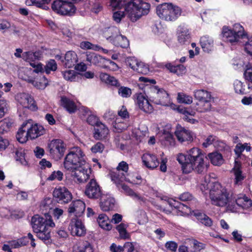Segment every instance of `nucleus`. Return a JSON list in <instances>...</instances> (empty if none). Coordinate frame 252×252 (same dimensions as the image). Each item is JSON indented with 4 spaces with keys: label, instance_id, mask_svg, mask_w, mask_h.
Masks as SVG:
<instances>
[{
    "label": "nucleus",
    "instance_id": "5701e85b",
    "mask_svg": "<svg viewBox=\"0 0 252 252\" xmlns=\"http://www.w3.org/2000/svg\"><path fill=\"white\" fill-rule=\"evenodd\" d=\"M177 39L181 45H189L191 40L189 30L185 27L180 26L177 31Z\"/></svg>",
    "mask_w": 252,
    "mask_h": 252
},
{
    "label": "nucleus",
    "instance_id": "ea45409f",
    "mask_svg": "<svg viewBox=\"0 0 252 252\" xmlns=\"http://www.w3.org/2000/svg\"><path fill=\"white\" fill-rule=\"evenodd\" d=\"M139 81L144 83V86L142 87V89H144V92L147 94V91H149L150 86H156V85H155L156 83V81L153 79H149L145 77H140L139 78Z\"/></svg>",
    "mask_w": 252,
    "mask_h": 252
},
{
    "label": "nucleus",
    "instance_id": "0eeeda50",
    "mask_svg": "<svg viewBox=\"0 0 252 252\" xmlns=\"http://www.w3.org/2000/svg\"><path fill=\"white\" fill-rule=\"evenodd\" d=\"M222 40L232 45L237 43L246 35L244 27L239 23H235L232 27L224 26L222 28Z\"/></svg>",
    "mask_w": 252,
    "mask_h": 252
},
{
    "label": "nucleus",
    "instance_id": "f257e3e1",
    "mask_svg": "<svg viewBox=\"0 0 252 252\" xmlns=\"http://www.w3.org/2000/svg\"><path fill=\"white\" fill-rule=\"evenodd\" d=\"M210 198L212 204L220 206H226V210L232 212L237 210L236 205L244 209L252 206V200L246 195L236 198L230 195L227 189L219 182H215L210 190Z\"/></svg>",
    "mask_w": 252,
    "mask_h": 252
},
{
    "label": "nucleus",
    "instance_id": "a19ab883",
    "mask_svg": "<svg viewBox=\"0 0 252 252\" xmlns=\"http://www.w3.org/2000/svg\"><path fill=\"white\" fill-rule=\"evenodd\" d=\"M13 124L11 119L4 118L0 121V132L3 133L8 131Z\"/></svg>",
    "mask_w": 252,
    "mask_h": 252
},
{
    "label": "nucleus",
    "instance_id": "c03bdc74",
    "mask_svg": "<svg viewBox=\"0 0 252 252\" xmlns=\"http://www.w3.org/2000/svg\"><path fill=\"white\" fill-rule=\"evenodd\" d=\"M118 87V93L123 98H128L131 96L132 91L129 88L120 86Z\"/></svg>",
    "mask_w": 252,
    "mask_h": 252
},
{
    "label": "nucleus",
    "instance_id": "f03ea898",
    "mask_svg": "<svg viewBox=\"0 0 252 252\" xmlns=\"http://www.w3.org/2000/svg\"><path fill=\"white\" fill-rule=\"evenodd\" d=\"M204 158L201 149L193 147L186 154H178L176 159L181 165L184 174H188L194 171L197 174H203L209 166V164H205Z\"/></svg>",
    "mask_w": 252,
    "mask_h": 252
},
{
    "label": "nucleus",
    "instance_id": "9d476101",
    "mask_svg": "<svg viewBox=\"0 0 252 252\" xmlns=\"http://www.w3.org/2000/svg\"><path fill=\"white\" fill-rule=\"evenodd\" d=\"M53 11L61 15L71 16L76 10V8L71 2L67 0H56L51 6Z\"/></svg>",
    "mask_w": 252,
    "mask_h": 252
},
{
    "label": "nucleus",
    "instance_id": "9b49d317",
    "mask_svg": "<svg viewBox=\"0 0 252 252\" xmlns=\"http://www.w3.org/2000/svg\"><path fill=\"white\" fill-rule=\"evenodd\" d=\"M50 156L56 160L61 159L66 150V145L60 139H54L48 144Z\"/></svg>",
    "mask_w": 252,
    "mask_h": 252
},
{
    "label": "nucleus",
    "instance_id": "338daca9",
    "mask_svg": "<svg viewBox=\"0 0 252 252\" xmlns=\"http://www.w3.org/2000/svg\"><path fill=\"white\" fill-rule=\"evenodd\" d=\"M118 115L121 117V118L124 119L129 118V113L127 110L126 106H122L120 110L118 112Z\"/></svg>",
    "mask_w": 252,
    "mask_h": 252
},
{
    "label": "nucleus",
    "instance_id": "bf43d9fd",
    "mask_svg": "<svg viewBox=\"0 0 252 252\" xmlns=\"http://www.w3.org/2000/svg\"><path fill=\"white\" fill-rule=\"evenodd\" d=\"M244 75L246 80L252 83V66L248 64L246 66Z\"/></svg>",
    "mask_w": 252,
    "mask_h": 252
},
{
    "label": "nucleus",
    "instance_id": "4468645a",
    "mask_svg": "<svg viewBox=\"0 0 252 252\" xmlns=\"http://www.w3.org/2000/svg\"><path fill=\"white\" fill-rule=\"evenodd\" d=\"M91 168L88 163L83 165V167H79L74 170L72 174L74 181L78 184L86 182L90 177Z\"/></svg>",
    "mask_w": 252,
    "mask_h": 252
},
{
    "label": "nucleus",
    "instance_id": "423d86ee",
    "mask_svg": "<svg viewBox=\"0 0 252 252\" xmlns=\"http://www.w3.org/2000/svg\"><path fill=\"white\" fill-rule=\"evenodd\" d=\"M181 8L170 2H164L156 7V13L163 21L173 22L176 21L182 13Z\"/></svg>",
    "mask_w": 252,
    "mask_h": 252
},
{
    "label": "nucleus",
    "instance_id": "58836bf2",
    "mask_svg": "<svg viewBox=\"0 0 252 252\" xmlns=\"http://www.w3.org/2000/svg\"><path fill=\"white\" fill-rule=\"evenodd\" d=\"M232 170L235 176L234 183L236 185L241 184L242 182L244 180L245 176L242 174V171L241 169V165L238 166L235 165L232 169Z\"/></svg>",
    "mask_w": 252,
    "mask_h": 252
},
{
    "label": "nucleus",
    "instance_id": "774afa93",
    "mask_svg": "<svg viewBox=\"0 0 252 252\" xmlns=\"http://www.w3.org/2000/svg\"><path fill=\"white\" fill-rule=\"evenodd\" d=\"M134 247L131 242H126L123 247L122 252H133Z\"/></svg>",
    "mask_w": 252,
    "mask_h": 252
},
{
    "label": "nucleus",
    "instance_id": "a211bd4d",
    "mask_svg": "<svg viewBox=\"0 0 252 252\" xmlns=\"http://www.w3.org/2000/svg\"><path fill=\"white\" fill-rule=\"evenodd\" d=\"M174 133L178 140L181 143L186 141L191 142L193 140V133L179 125L177 126Z\"/></svg>",
    "mask_w": 252,
    "mask_h": 252
},
{
    "label": "nucleus",
    "instance_id": "dca6fc26",
    "mask_svg": "<svg viewBox=\"0 0 252 252\" xmlns=\"http://www.w3.org/2000/svg\"><path fill=\"white\" fill-rule=\"evenodd\" d=\"M85 208V203L80 199H77L70 204L67 211L69 216H74L75 219H78L84 214Z\"/></svg>",
    "mask_w": 252,
    "mask_h": 252
},
{
    "label": "nucleus",
    "instance_id": "e2e57ef3",
    "mask_svg": "<svg viewBox=\"0 0 252 252\" xmlns=\"http://www.w3.org/2000/svg\"><path fill=\"white\" fill-rule=\"evenodd\" d=\"M94 250L92 245L88 242L85 241L84 243L83 247L79 250V252H94Z\"/></svg>",
    "mask_w": 252,
    "mask_h": 252
},
{
    "label": "nucleus",
    "instance_id": "6ab92c4d",
    "mask_svg": "<svg viewBox=\"0 0 252 252\" xmlns=\"http://www.w3.org/2000/svg\"><path fill=\"white\" fill-rule=\"evenodd\" d=\"M104 59L95 53L87 52L85 55L84 61L89 65L93 64L102 68Z\"/></svg>",
    "mask_w": 252,
    "mask_h": 252
},
{
    "label": "nucleus",
    "instance_id": "0e129e2a",
    "mask_svg": "<svg viewBox=\"0 0 252 252\" xmlns=\"http://www.w3.org/2000/svg\"><path fill=\"white\" fill-rule=\"evenodd\" d=\"M125 16V11H117L113 13V18L114 20L117 23H119L121 21L122 18Z\"/></svg>",
    "mask_w": 252,
    "mask_h": 252
},
{
    "label": "nucleus",
    "instance_id": "c9c22d12",
    "mask_svg": "<svg viewBox=\"0 0 252 252\" xmlns=\"http://www.w3.org/2000/svg\"><path fill=\"white\" fill-rule=\"evenodd\" d=\"M207 156L211 163L214 165L220 166L223 162L222 155L217 151L208 154Z\"/></svg>",
    "mask_w": 252,
    "mask_h": 252
},
{
    "label": "nucleus",
    "instance_id": "4d7b16f0",
    "mask_svg": "<svg viewBox=\"0 0 252 252\" xmlns=\"http://www.w3.org/2000/svg\"><path fill=\"white\" fill-rule=\"evenodd\" d=\"M87 122L91 126L94 127L101 123L98 117L94 115H89L87 119Z\"/></svg>",
    "mask_w": 252,
    "mask_h": 252
},
{
    "label": "nucleus",
    "instance_id": "052dcab7",
    "mask_svg": "<svg viewBox=\"0 0 252 252\" xmlns=\"http://www.w3.org/2000/svg\"><path fill=\"white\" fill-rule=\"evenodd\" d=\"M104 149V145L98 142L91 148V151L93 153H102Z\"/></svg>",
    "mask_w": 252,
    "mask_h": 252
},
{
    "label": "nucleus",
    "instance_id": "09e8293b",
    "mask_svg": "<svg viewBox=\"0 0 252 252\" xmlns=\"http://www.w3.org/2000/svg\"><path fill=\"white\" fill-rule=\"evenodd\" d=\"M30 96L28 94L20 93L17 94L16 98L18 102L24 108L27 105V101Z\"/></svg>",
    "mask_w": 252,
    "mask_h": 252
},
{
    "label": "nucleus",
    "instance_id": "6e6552de",
    "mask_svg": "<svg viewBox=\"0 0 252 252\" xmlns=\"http://www.w3.org/2000/svg\"><path fill=\"white\" fill-rule=\"evenodd\" d=\"M128 164L124 161L120 162L116 169L110 170L109 175L114 183L119 184L121 182H127L131 184H136L134 179H130V175L127 173Z\"/></svg>",
    "mask_w": 252,
    "mask_h": 252
},
{
    "label": "nucleus",
    "instance_id": "412c9836",
    "mask_svg": "<svg viewBox=\"0 0 252 252\" xmlns=\"http://www.w3.org/2000/svg\"><path fill=\"white\" fill-rule=\"evenodd\" d=\"M109 132L107 126L101 122L94 127L93 137L96 140H103L106 139Z\"/></svg>",
    "mask_w": 252,
    "mask_h": 252
},
{
    "label": "nucleus",
    "instance_id": "37998d69",
    "mask_svg": "<svg viewBox=\"0 0 252 252\" xmlns=\"http://www.w3.org/2000/svg\"><path fill=\"white\" fill-rule=\"evenodd\" d=\"M102 68H107L110 70L116 71L119 69V66L116 63L110 59H104Z\"/></svg>",
    "mask_w": 252,
    "mask_h": 252
},
{
    "label": "nucleus",
    "instance_id": "603ef678",
    "mask_svg": "<svg viewBox=\"0 0 252 252\" xmlns=\"http://www.w3.org/2000/svg\"><path fill=\"white\" fill-rule=\"evenodd\" d=\"M45 70L46 73L49 74L51 71H55L57 69V64L55 60H50L45 66Z\"/></svg>",
    "mask_w": 252,
    "mask_h": 252
},
{
    "label": "nucleus",
    "instance_id": "7ed1b4c3",
    "mask_svg": "<svg viewBox=\"0 0 252 252\" xmlns=\"http://www.w3.org/2000/svg\"><path fill=\"white\" fill-rule=\"evenodd\" d=\"M31 224L33 232L36 233L39 239L46 244L52 243L50 227L55 224L51 217L45 219L39 215H35L32 218Z\"/></svg>",
    "mask_w": 252,
    "mask_h": 252
},
{
    "label": "nucleus",
    "instance_id": "1a4fd4ad",
    "mask_svg": "<svg viewBox=\"0 0 252 252\" xmlns=\"http://www.w3.org/2000/svg\"><path fill=\"white\" fill-rule=\"evenodd\" d=\"M147 91V97L149 100L156 104L168 106L170 103L169 94L162 88L158 86H150Z\"/></svg>",
    "mask_w": 252,
    "mask_h": 252
},
{
    "label": "nucleus",
    "instance_id": "680f3d73",
    "mask_svg": "<svg viewBox=\"0 0 252 252\" xmlns=\"http://www.w3.org/2000/svg\"><path fill=\"white\" fill-rule=\"evenodd\" d=\"M178 207V211L181 212L183 214H192V210L187 204L182 203V205Z\"/></svg>",
    "mask_w": 252,
    "mask_h": 252
},
{
    "label": "nucleus",
    "instance_id": "473e14b6",
    "mask_svg": "<svg viewBox=\"0 0 252 252\" xmlns=\"http://www.w3.org/2000/svg\"><path fill=\"white\" fill-rule=\"evenodd\" d=\"M99 225L102 228L106 230H110L112 228L108 217L104 214H100L97 219Z\"/></svg>",
    "mask_w": 252,
    "mask_h": 252
},
{
    "label": "nucleus",
    "instance_id": "b1692460",
    "mask_svg": "<svg viewBox=\"0 0 252 252\" xmlns=\"http://www.w3.org/2000/svg\"><path fill=\"white\" fill-rule=\"evenodd\" d=\"M45 132V129L42 126L35 124L31 125L30 127L27 128V134L29 135L30 139H34L43 135Z\"/></svg>",
    "mask_w": 252,
    "mask_h": 252
},
{
    "label": "nucleus",
    "instance_id": "f8f14e48",
    "mask_svg": "<svg viewBox=\"0 0 252 252\" xmlns=\"http://www.w3.org/2000/svg\"><path fill=\"white\" fill-rule=\"evenodd\" d=\"M53 199L61 204L69 203L72 199L71 192L65 187H58L55 188L53 192Z\"/></svg>",
    "mask_w": 252,
    "mask_h": 252
},
{
    "label": "nucleus",
    "instance_id": "aec40b11",
    "mask_svg": "<svg viewBox=\"0 0 252 252\" xmlns=\"http://www.w3.org/2000/svg\"><path fill=\"white\" fill-rule=\"evenodd\" d=\"M127 65L133 70L141 74H146L149 70L142 63L139 62L135 57H128L126 60Z\"/></svg>",
    "mask_w": 252,
    "mask_h": 252
},
{
    "label": "nucleus",
    "instance_id": "c756f323",
    "mask_svg": "<svg viewBox=\"0 0 252 252\" xmlns=\"http://www.w3.org/2000/svg\"><path fill=\"white\" fill-rule=\"evenodd\" d=\"M119 33V29L115 26H110L102 30L103 36L107 40L112 41L116 35Z\"/></svg>",
    "mask_w": 252,
    "mask_h": 252
},
{
    "label": "nucleus",
    "instance_id": "8fccbe9b",
    "mask_svg": "<svg viewBox=\"0 0 252 252\" xmlns=\"http://www.w3.org/2000/svg\"><path fill=\"white\" fill-rule=\"evenodd\" d=\"M23 59L27 62H33L37 59L36 52L28 51L22 54Z\"/></svg>",
    "mask_w": 252,
    "mask_h": 252
},
{
    "label": "nucleus",
    "instance_id": "7c9ffc66",
    "mask_svg": "<svg viewBox=\"0 0 252 252\" xmlns=\"http://www.w3.org/2000/svg\"><path fill=\"white\" fill-rule=\"evenodd\" d=\"M165 67L170 71V72L176 74L178 75L185 74L186 71V67L183 64L173 65L171 63H167Z\"/></svg>",
    "mask_w": 252,
    "mask_h": 252
},
{
    "label": "nucleus",
    "instance_id": "49530a36",
    "mask_svg": "<svg viewBox=\"0 0 252 252\" xmlns=\"http://www.w3.org/2000/svg\"><path fill=\"white\" fill-rule=\"evenodd\" d=\"M63 174L61 171H54L52 172L51 175L47 178V180L49 181H53L54 180L61 181L63 179Z\"/></svg>",
    "mask_w": 252,
    "mask_h": 252
},
{
    "label": "nucleus",
    "instance_id": "bb28decb",
    "mask_svg": "<svg viewBox=\"0 0 252 252\" xmlns=\"http://www.w3.org/2000/svg\"><path fill=\"white\" fill-rule=\"evenodd\" d=\"M61 105L70 114L74 113L77 110L74 101L65 96L61 97Z\"/></svg>",
    "mask_w": 252,
    "mask_h": 252
},
{
    "label": "nucleus",
    "instance_id": "69168bd1",
    "mask_svg": "<svg viewBox=\"0 0 252 252\" xmlns=\"http://www.w3.org/2000/svg\"><path fill=\"white\" fill-rule=\"evenodd\" d=\"M165 246L167 249L173 252H176L178 248L177 243L174 241H168L166 242Z\"/></svg>",
    "mask_w": 252,
    "mask_h": 252
},
{
    "label": "nucleus",
    "instance_id": "5fc2aeb1",
    "mask_svg": "<svg viewBox=\"0 0 252 252\" xmlns=\"http://www.w3.org/2000/svg\"><path fill=\"white\" fill-rule=\"evenodd\" d=\"M125 0H110V6L114 9H121L125 8Z\"/></svg>",
    "mask_w": 252,
    "mask_h": 252
},
{
    "label": "nucleus",
    "instance_id": "72a5a7b5",
    "mask_svg": "<svg viewBox=\"0 0 252 252\" xmlns=\"http://www.w3.org/2000/svg\"><path fill=\"white\" fill-rule=\"evenodd\" d=\"M27 126V123H23L16 134L17 140L21 143L26 142L29 137V135L27 134L25 129Z\"/></svg>",
    "mask_w": 252,
    "mask_h": 252
},
{
    "label": "nucleus",
    "instance_id": "13d9d810",
    "mask_svg": "<svg viewBox=\"0 0 252 252\" xmlns=\"http://www.w3.org/2000/svg\"><path fill=\"white\" fill-rule=\"evenodd\" d=\"M234 88L235 92L237 94H243L245 93V89L241 81H236L234 83Z\"/></svg>",
    "mask_w": 252,
    "mask_h": 252
},
{
    "label": "nucleus",
    "instance_id": "2f4dec72",
    "mask_svg": "<svg viewBox=\"0 0 252 252\" xmlns=\"http://www.w3.org/2000/svg\"><path fill=\"white\" fill-rule=\"evenodd\" d=\"M51 0H26L25 3L27 6L34 5L38 8L44 10L49 9L47 5L49 4Z\"/></svg>",
    "mask_w": 252,
    "mask_h": 252
},
{
    "label": "nucleus",
    "instance_id": "f3484780",
    "mask_svg": "<svg viewBox=\"0 0 252 252\" xmlns=\"http://www.w3.org/2000/svg\"><path fill=\"white\" fill-rule=\"evenodd\" d=\"M68 229L72 236L82 237L86 234V227L79 219H72Z\"/></svg>",
    "mask_w": 252,
    "mask_h": 252
},
{
    "label": "nucleus",
    "instance_id": "a878e982",
    "mask_svg": "<svg viewBox=\"0 0 252 252\" xmlns=\"http://www.w3.org/2000/svg\"><path fill=\"white\" fill-rule=\"evenodd\" d=\"M100 198V207L103 211H109L113 209L115 200L110 196L102 195Z\"/></svg>",
    "mask_w": 252,
    "mask_h": 252
},
{
    "label": "nucleus",
    "instance_id": "6e6d98bb",
    "mask_svg": "<svg viewBox=\"0 0 252 252\" xmlns=\"http://www.w3.org/2000/svg\"><path fill=\"white\" fill-rule=\"evenodd\" d=\"M27 105L25 106L24 108H28L32 111H36L38 109L36 102L34 100L33 97L30 95L27 101Z\"/></svg>",
    "mask_w": 252,
    "mask_h": 252
},
{
    "label": "nucleus",
    "instance_id": "a18cd8bd",
    "mask_svg": "<svg viewBox=\"0 0 252 252\" xmlns=\"http://www.w3.org/2000/svg\"><path fill=\"white\" fill-rule=\"evenodd\" d=\"M177 99L178 102L181 103L189 104L192 102V98L191 96L182 93H178Z\"/></svg>",
    "mask_w": 252,
    "mask_h": 252
},
{
    "label": "nucleus",
    "instance_id": "de8ad7c7",
    "mask_svg": "<svg viewBox=\"0 0 252 252\" xmlns=\"http://www.w3.org/2000/svg\"><path fill=\"white\" fill-rule=\"evenodd\" d=\"M177 111L184 115V117H187L188 115H190L191 116H194L195 112L192 111L189 108H186L182 106H178L177 108Z\"/></svg>",
    "mask_w": 252,
    "mask_h": 252
},
{
    "label": "nucleus",
    "instance_id": "4c0bfd02",
    "mask_svg": "<svg viewBox=\"0 0 252 252\" xmlns=\"http://www.w3.org/2000/svg\"><path fill=\"white\" fill-rule=\"evenodd\" d=\"M194 95L195 98L199 101H210L211 99V93L204 90H196L194 92Z\"/></svg>",
    "mask_w": 252,
    "mask_h": 252
},
{
    "label": "nucleus",
    "instance_id": "79ce46f5",
    "mask_svg": "<svg viewBox=\"0 0 252 252\" xmlns=\"http://www.w3.org/2000/svg\"><path fill=\"white\" fill-rule=\"evenodd\" d=\"M211 104L210 101H198L196 103V110L197 111L203 113L211 110Z\"/></svg>",
    "mask_w": 252,
    "mask_h": 252
},
{
    "label": "nucleus",
    "instance_id": "f704fd0d",
    "mask_svg": "<svg viewBox=\"0 0 252 252\" xmlns=\"http://www.w3.org/2000/svg\"><path fill=\"white\" fill-rule=\"evenodd\" d=\"M112 43L115 46L123 48H126L129 46V41L127 38L119 33L113 39Z\"/></svg>",
    "mask_w": 252,
    "mask_h": 252
},
{
    "label": "nucleus",
    "instance_id": "ddd939ff",
    "mask_svg": "<svg viewBox=\"0 0 252 252\" xmlns=\"http://www.w3.org/2000/svg\"><path fill=\"white\" fill-rule=\"evenodd\" d=\"M85 194L91 199H98L103 195L101 187L95 179H91L87 184Z\"/></svg>",
    "mask_w": 252,
    "mask_h": 252
},
{
    "label": "nucleus",
    "instance_id": "4be33fe9",
    "mask_svg": "<svg viewBox=\"0 0 252 252\" xmlns=\"http://www.w3.org/2000/svg\"><path fill=\"white\" fill-rule=\"evenodd\" d=\"M141 158L143 165L149 169H155L159 164L157 157L153 154L145 153L142 155Z\"/></svg>",
    "mask_w": 252,
    "mask_h": 252
},
{
    "label": "nucleus",
    "instance_id": "c85d7f7f",
    "mask_svg": "<svg viewBox=\"0 0 252 252\" xmlns=\"http://www.w3.org/2000/svg\"><path fill=\"white\" fill-rule=\"evenodd\" d=\"M123 182H121L119 184L117 183L115 184L119 189H121L122 191H124L126 195H129L133 198H136L142 201L143 200V197L136 194L131 189L125 184L123 183Z\"/></svg>",
    "mask_w": 252,
    "mask_h": 252
},
{
    "label": "nucleus",
    "instance_id": "20e7f679",
    "mask_svg": "<svg viewBox=\"0 0 252 252\" xmlns=\"http://www.w3.org/2000/svg\"><path fill=\"white\" fill-rule=\"evenodd\" d=\"M150 9L151 4L144 0H129L125 5V11L132 22L147 15Z\"/></svg>",
    "mask_w": 252,
    "mask_h": 252
},
{
    "label": "nucleus",
    "instance_id": "e433bc0d",
    "mask_svg": "<svg viewBox=\"0 0 252 252\" xmlns=\"http://www.w3.org/2000/svg\"><path fill=\"white\" fill-rule=\"evenodd\" d=\"M100 78L102 82H104L108 85L117 87H120V84L118 80L116 79L114 77L110 76L107 73H100Z\"/></svg>",
    "mask_w": 252,
    "mask_h": 252
},
{
    "label": "nucleus",
    "instance_id": "393cba45",
    "mask_svg": "<svg viewBox=\"0 0 252 252\" xmlns=\"http://www.w3.org/2000/svg\"><path fill=\"white\" fill-rule=\"evenodd\" d=\"M64 60L62 61L64 63L63 65L65 67L71 68L75 65L78 61L76 53L73 51H69L66 53Z\"/></svg>",
    "mask_w": 252,
    "mask_h": 252
},
{
    "label": "nucleus",
    "instance_id": "864d4df0",
    "mask_svg": "<svg viewBox=\"0 0 252 252\" xmlns=\"http://www.w3.org/2000/svg\"><path fill=\"white\" fill-rule=\"evenodd\" d=\"M77 72L74 70H66L63 72V78L67 81H74L76 78Z\"/></svg>",
    "mask_w": 252,
    "mask_h": 252
},
{
    "label": "nucleus",
    "instance_id": "2eb2a0df",
    "mask_svg": "<svg viewBox=\"0 0 252 252\" xmlns=\"http://www.w3.org/2000/svg\"><path fill=\"white\" fill-rule=\"evenodd\" d=\"M135 103L138 106L139 109L146 113L153 112L154 108L150 104L149 97L141 93H136L133 95Z\"/></svg>",
    "mask_w": 252,
    "mask_h": 252
},
{
    "label": "nucleus",
    "instance_id": "39448f33",
    "mask_svg": "<svg viewBox=\"0 0 252 252\" xmlns=\"http://www.w3.org/2000/svg\"><path fill=\"white\" fill-rule=\"evenodd\" d=\"M85 155L79 147H74L66 155L63 165L65 169L73 172L74 170L83 167L87 164L85 159Z\"/></svg>",
    "mask_w": 252,
    "mask_h": 252
},
{
    "label": "nucleus",
    "instance_id": "3c124183",
    "mask_svg": "<svg viewBox=\"0 0 252 252\" xmlns=\"http://www.w3.org/2000/svg\"><path fill=\"white\" fill-rule=\"evenodd\" d=\"M113 126L116 132H121L127 128V125L124 122L119 121V119H116L115 123H113Z\"/></svg>",
    "mask_w": 252,
    "mask_h": 252
},
{
    "label": "nucleus",
    "instance_id": "cd10ccee",
    "mask_svg": "<svg viewBox=\"0 0 252 252\" xmlns=\"http://www.w3.org/2000/svg\"><path fill=\"white\" fill-rule=\"evenodd\" d=\"M200 44L204 52L209 53L214 46V41L209 36H203L200 38Z\"/></svg>",
    "mask_w": 252,
    "mask_h": 252
}]
</instances>
